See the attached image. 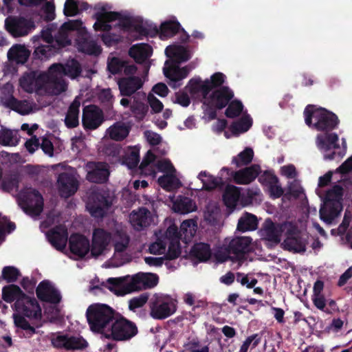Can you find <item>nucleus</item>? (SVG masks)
Segmentation results:
<instances>
[{
    "instance_id": "412c9836",
    "label": "nucleus",
    "mask_w": 352,
    "mask_h": 352,
    "mask_svg": "<svg viewBox=\"0 0 352 352\" xmlns=\"http://www.w3.org/2000/svg\"><path fill=\"white\" fill-rule=\"evenodd\" d=\"M280 227V223H275L268 217L263 223L258 234L267 242H281Z\"/></svg>"
},
{
    "instance_id": "5701e85b",
    "label": "nucleus",
    "mask_w": 352,
    "mask_h": 352,
    "mask_svg": "<svg viewBox=\"0 0 352 352\" xmlns=\"http://www.w3.org/2000/svg\"><path fill=\"white\" fill-rule=\"evenodd\" d=\"M52 343L56 348H65L67 350L82 349L87 346V342L81 338L67 336H58L52 340Z\"/></svg>"
},
{
    "instance_id": "49530a36",
    "label": "nucleus",
    "mask_w": 352,
    "mask_h": 352,
    "mask_svg": "<svg viewBox=\"0 0 352 352\" xmlns=\"http://www.w3.org/2000/svg\"><path fill=\"white\" fill-rule=\"evenodd\" d=\"M24 294L20 287L15 285L5 286L2 289V298L7 302L17 301V299L21 298Z\"/></svg>"
},
{
    "instance_id": "dca6fc26",
    "label": "nucleus",
    "mask_w": 352,
    "mask_h": 352,
    "mask_svg": "<svg viewBox=\"0 0 352 352\" xmlns=\"http://www.w3.org/2000/svg\"><path fill=\"white\" fill-rule=\"evenodd\" d=\"M81 72L79 62L74 58L68 60L65 64L54 63L50 66V73H56L58 79H63V76L75 78L80 76Z\"/></svg>"
},
{
    "instance_id": "680f3d73",
    "label": "nucleus",
    "mask_w": 352,
    "mask_h": 352,
    "mask_svg": "<svg viewBox=\"0 0 352 352\" xmlns=\"http://www.w3.org/2000/svg\"><path fill=\"white\" fill-rule=\"evenodd\" d=\"M111 234L103 228H95L91 242H111Z\"/></svg>"
},
{
    "instance_id": "7ed1b4c3",
    "label": "nucleus",
    "mask_w": 352,
    "mask_h": 352,
    "mask_svg": "<svg viewBox=\"0 0 352 352\" xmlns=\"http://www.w3.org/2000/svg\"><path fill=\"white\" fill-rule=\"evenodd\" d=\"M86 315L91 330L100 333L104 336L106 334V330L110 328L115 318L113 309L104 304L90 305Z\"/></svg>"
},
{
    "instance_id": "f257e3e1",
    "label": "nucleus",
    "mask_w": 352,
    "mask_h": 352,
    "mask_svg": "<svg viewBox=\"0 0 352 352\" xmlns=\"http://www.w3.org/2000/svg\"><path fill=\"white\" fill-rule=\"evenodd\" d=\"M52 246L70 258L78 259L84 257L89 251L91 255L98 257L105 255L111 248L114 249V257L128 261L131 253L129 250V243H52Z\"/></svg>"
},
{
    "instance_id": "cd10ccee",
    "label": "nucleus",
    "mask_w": 352,
    "mask_h": 352,
    "mask_svg": "<svg viewBox=\"0 0 352 352\" xmlns=\"http://www.w3.org/2000/svg\"><path fill=\"white\" fill-rule=\"evenodd\" d=\"M152 53L153 48L147 43L133 45L129 50V55L138 64L144 63L152 55Z\"/></svg>"
},
{
    "instance_id": "6e6552de",
    "label": "nucleus",
    "mask_w": 352,
    "mask_h": 352,
    "mask_svg": "<svg viewBox=\"0 0 352 352\" xmlns=\"http://www.w3.org/2000/svg\"><path fill=\"white\" fill-rule=\"evenodd\" d=\"M137 333L138 329L134 323L124 318H114L110 328L106 330L104 337L122 341L131 339Z\"/></svg>"
},
{
    "instance_id": "aec40b11",
    "label": "nucleus",
    "mask_w": 352,
    "mask_h": 352,
    "mask_svg": "<svg viewBox=\"0 0 352 352\" xmlns=\"http://www.w3.org/2000/svg\"><path fill=\"white\" fill-rule=\"evenodd\" d=\"M57 184L60 196L65 198L74 195L78 188V182L75 177L65 172L59 174Z\"/></svg>"
},
{
    "instance_id": "c85d7f7f",
    "label": "nucleus",
    "mask_w": 352,
    "mask_h": 352,
    "mask_svg": "<svg viewBox=\"0 0 352 352\" xmlns=\"http://www.w3.org/2000/svg\"><path fill=\"white\" fill-rule=\"evenodd\" d=\"M280 238L285 237L283 242H300L301 232L296 223L292 221H283L280 223Z\"/></svg>"
},
{
    "instance_id": "4468645a",
    "label": "nucleus",
    "mask_w": 352,
    "mask_h": 352,
    "mask_svg": "<svg viewBox=\"0 0 352 352\" xmlns=\"http://www.w3.org/2000/svg\"><path fill=\"white\" fill-rule=\"evenodd\" d=\"M85 168L87 170L86 179L91 183L104 184L110 175L109 166L102 162H87Z\"/></svg>"
},
{
    "instance_id": "4d7b16f0",
    "label": "nucleus",
    "mask_w": 352,
    "mask_h": 352,
    "mask_svg": "<svg viewBox=\"0 0 352 352\" xmlns=\"http://www.w3.org/2000/svg\"><path fill=\"white\" fill-rule=\"evenodd\" d=\"M54 49L50 45H40L34 50V58L40 60L47 59L54 54Z\"/></svg>"
},
{
    "instance_id": "5fc2aeb1",
    "label": "nucleus",
    "mask_w": 352,
    "mask_h": 352,
    "mask_svg": "<svg viewBox=\"0 0 352 352\" xmlns=\"http://www.w3.org/2000/svg\"><path fill=\"white\" fill-rule=\"evenodd\" d=\"M131 111L134 114L135 118L140 121L146 116L148 111V106L142 101L134 99L131 105Z\"/></svg>"
},
{
    "instance_id": "473e14b6",
    "label": "nucleus",
    "mask_w": 352,
    "mask_h": 352,
    "mask_svg": "<svg viewBox=\"0 0 352 352\" xmlns=\"http://www.w3.org/2000/svg\"><path fill=\"white\" fill-rule=\"evenodd\" d=\"M197 230V223L195 220L190 219L184 221L179 228L180 240H182V242H191Z\"/></svg>"
},
{
    "instance_id": "37998d69",
    "label": "nucleus",
    "mask_w": 352,
    "mask_h": 352,
    "mask_svg": "<svg viewBox=\"0 0 352 352\" xmlns=\"http://www.w3.org/2000/svg\"><path fill=\"white\" fill-rule=\"evenodd\" d=\"M130 129L123 123L117 122L108 129L109 135L111 140L122 141L125 139L129 133Z\"/></svg>"
},
{
    "instance_id": "a18cd8bd",
    "label": "nucleus",
    "mask_w": 352,
    "mask_h": 352,
    "mask_svg": "<svg viewBox=\"0 0 352 352\" xmlns=\"http://www.w3.org/2000/svg\"><path fill=\"white\" fill-rule=\"evenodd\" d=\"M190 254L199 261H206L211 256L210 245L208 243H195Z\"/></svg>"
},
{
    "instance_id": "0e129e2a",
    "label": "nucleus",
    "mask_w": 352,
    "mask_h": 352,
    "mask_svg": "<svg viewBox=\"0 0 352 352\" xmlns=\"http://www.w3.org/2000/svg\"><path fill=\"white\" fill-rule=\"evenodd\" d=\"M63 13L66 16H74L78 14V1L76 0H66Z\"/></svg>"
},
{
    "instance_id": "f3484780",
    "label": "nucleus",
    "mask_w": 352,
    "mask_h": 352,
    "mask_svg": "<svg viewBox=\"0 0 352 352\" xmlns=\"http://www.w3.org/2000/svg\"><path fill=\"white\" fill-rule=\"evenodd\" d=\"M46 237L48 242H89L82 234L72 235L68 241L67 229L63 225L56 226L50 229L46 232Z\"/></svg>"
},
{
    "instance_id": "13d9d810",
    "label": "nucleus",
    "mask_w": 352,
    "mask_h": 352,
    "mask_svg": "<svg viewBox=\"0 0 352 352\" xmlns=\"http://www.w3.org/2000/svg\"><path fill=\"white\" fill-rule=\"evenodd\" d=\"M98 100L107 110L113 108V95L110 89H104L98 94Z\"/></svg>"
},
{
    "instance_id": "9b49d317",
    "label": "nucleus",
    "mask_w": 352,
    "mask_h": 352,
    "mask_svg": "<svg viewBox=\"0 0 352 352\" xmlns=\"http://www.w3.org/2000/svg\"><path fill=\"white\" fill-rule=\"evenodd\" d=\"M15 311L24 316L38 320L41 317V309L34 298H31L26 294L17 299L14 304Z\"/></svg>"
},
{
    "instance_id": "052dcab7",
    "label": "nucleus",
    "mask_w": 352,
    "mask_h": 352,
    "mask_svg": "<svg viewBox=\"0 0 352 352\" xmlns=\"http://www.w3.org/2000/svg\"><path fill=\"white\" fill-rule=\"evenodd\" d=\"M259 182L266 187H270L272 184L278 183L279 180L277 176L270 170H265L258 177Z\"/></svg>"
},
{
    "instance_id": "58836bf2",
    "label": "nucleus",
    "mask_w": 352,
    "mask_h": 352,
    "mask_svg": "<svg viewBox=\"0 0 352 352\" xmlns=\"http://www.w3.org/2000/svg\"><path fill=\"white\" fill-rule=\"evenodd\" d=\"M234 245L230 248V249L226 248L223 252L218 251L215 254V257L219 262H224L228 259H233L231 254L233 253L236 256H240L244 252V247L242 245L243 243H232ZM248 243H244L247 245Z\"/></svg>"
},
{
    "instance_id": "603ef678",
    "label": "nucleus",
    "mask_w": 352,
    "mask_h": 352,
    "mask_svg": "<svg viewBox=\"0 0 352 352\" xmlns=\"http://www.w3.org/2000/svg\"><path fill=\"white\" fill-rule=\"evenodd\" d=\"M254 151L252 148L246 147L243 151L239 153L237 156L232 158V163L235 164L237 168L249 164L253 159Z\"/></svg>"
},
{
    "instance_id": "ea45409f",
    "label": "nucleus",
    "mask_w": 352,
    "mask_h": 352,
    "mask_svg": "<svg viewBox=\"0 0 352 352\" xmlns=\"http://www.w3.org/2000/svg\"><path fill=\"white\" fill-rule=\"evenodd\" d=\"M157 241L155 242H164V239H168L169 242H179L180 234L177 226L173 223L170 225L165 231L162 230L155 232Z\"/></svg>"
},
{
    "instance_id": "393cba45",
    "label": "nucleus",
    "mask_w": 352,
    "mask_h": 352,
    "mask_svg": "<svg viewBox=\"0 0 352 352\" xmlns=\"http://www.w3.org/2000/svg\"><path fill=\"white\" fill-rule=\"evenodd\" d=\"M260 172L261 167L258 164H253L237 170L234 173V182L237 184H249L258 176Z\"/></svg>"
},
{
    "instance_id": "423d86ee",
    "label": "nucleus",
    "mask_w": 352,
    "mask_h": 352,
    "mask_svg": "<svg viewBox=\"0 0 352 352\" xmlns=\"http://www.w3.org/2000/svg\"><path fill=\"white\" fill-rule=\"evenodd\" d=\"M150 316L157 320L165 319L177 310L176 302L167 296L155 294L149 302Z\"/></svg>"
},
{
    "instance_id": "c9c22d12",
    "label": "nucleus",
    "mask_w": 352,
    "mask_h": 352,
    "mask_svg": "<svg viewBox=\"0 0 352 352\" xmlns=\"http://www.w3.org/2000/svg\"><path fill=\"white\" fill-rule=\"evenodd\" d=\"M79 50L83 53L97 56L102 52V48L96 41L89 37L82 38L78 43Z\"/></svg>"
},
{
    "instance_id": "6e6d98bb",
    "label": "nucleus",
    "mask_w": 352,
    "mask_h": 352,
    "mask_svg": "<svg viewBox=\"0 0 352 352\" xmlns=\"http://www.w3.org/2000/svg\"><path fill=\"white\" fill-rule=\"evenodd\" d=\"M227 106L225 115L228 118H235L239 116L243 109L242 102L238 100L230 101Z\"/></svg>"
},
{
    "instance_id": "338daca9",
    "label": "nucleus",
    "mask_w": 352,
    "mask_h": 352,
    "mask_svg": "<svg viewBox=\"0 0 352 352\" xmlns=\"http://www.w3.org/2000/svg\"><path fill=\"white\" fill-rule=\"evenodd\" d=\"M2 276L8 283L15 281L19 276V271L14 267H5L2 271Z\"/></svg>"
},
{
    "instance_id": "69168bd1",
    "label": "nucleus",
    "mask_w": 352,
    "mask_h": 352,
    "mask_svg": "<svg viewBox=\"0 0 352 352\" xmlns=\"http://www.w3.org/2000/svg\"><path fill=\"white\" fill-rule=\"evenodd\" d=\"M176 181H178V179L173 173L160 176L157 179L159 185L166 190L173 188Z\"/></svg>"
},
{
    "instance_id": "f03ea898",
    "label": "nucleus",
    "mask_w": 352,
    "mask_h": 352,
    "mask_svg": "<svg viewBox=\"0 0 352 352\" xmlns=\"http://www.w3.org/2000/svg\"><path fill=\"white\" fill-rule=\"evenodd\" d=\"M307 125L319 131L329 132L336 129L340 123L338 116L333 112L314 104H308L304 110Z\"/></svg>"
},
{
    "instance_id": "3c124183",
    "label": "nucleus",
    "mask_w": 352,
    "mask_h": 352,
    "mask_svg": "<svg viewBox=\"0 0 352 352\" xmlns=\"http://www.w3.org/2000/svg\"><path fill=\"white\" fill-rule=\"evenodd\" d=\"M21 87L28 93L36 91L35 71L24 74L19 79Z\"/></svg>"
},
{
    "instance_id": "4c0bfd02",
    "label": "nucleus",
    "mask_w": 352,
    "mask_h": 352,
    "mask_svg": "<svg viewBox=\"0 0 352 352\" xmlns=\"http://www.w3.org/2000/svg\"><path fill=\"white\" fill-rule=\"evenodd\" d=\"M165 53L167 56L174 58L177 64L186 62L190 58L189 51L182 45L168 46L166 48Z\"/></svg>"
},
{
    "instance_id": "bf43d9fd",
    "label": "nucleus",
    "mask_w": 352,
    "mask_h": 352,
    "mask_svg": "<svg viewBox=\"0 0 352 352\" xmlns=\"http://www.w3.org/2000/svg\"><path fill=\"white\" fill-rule=\"evenodd\" d=\"M19 179L17 174H12L8 177H5L1 183L2 189L10 192L19 186Z\"/></svg>"
},
{
    "instance_id": "f704fd0d",
    "label": "nucleus",
    "mask_w": 352,
    "mask_h": 352,
    "mask_svg": "<svg viewBox=\"0 0 352 352\" xmlns=\"http://www.w3.org/2000/svg\"><path fill=\"white\" fill-rule=\"evenodd\" d=\"M182 29L177 21H166L163 22L157 30L162 39H167L176 35Z\"/></svg>"
},
{
    "instance_id": "8fccbe9b",
    "label": "nucleus",
    "mask_w": 352,
    "mask_h": 352,
    "mask_svg": "<svg viewBox=\"0 0 352 352\" xmlns=\"http://www.w3.org/2000/svg\"><path fill=\"white\" fill-rule=\"evenodd\" d=\"M139 162L140 149L135 146L130 147L122 157V163L129 168L133 169L137 167Z\"/></svg>"
},
{
    "instance_id": "72a5a7b5",
    "label": "nucleus",
    "mask_w": 352,
    "mask_h": 352,
    "mask_svg": "<svg viewBox=\"0 0 352 352\" xmlns=\"http://www.w3.org/2000/svg\"><path fill=\"white\" fill-rule=\"evenodd\" d=\"M173 208L175 212L187 214L195 211L197 206L192 199L184 196H179L173 202Z\"/></svg>"
},
{
    "instance_id": "39448f33",
    "label": "nucleus",
    "mask_w": 352,
    "mask_h": 352,
    "mask_svg": "<svg viewBox=\"0 0 352 352\" xmlns=\"http://www.w3.org/2000/svg\"><path fill=\"white\" fill-rule=\"evenodd\" d=\"M107 284L108 288L118 296H123L144 289L140 273L131 278L129 276L110 278L107 280Z\"/></svg>"
},
{
    "instance_id": "2f4dec72",
    "label": "nucleus",
    "mask_w": 352,
    "mask_h": 352,
    "mask_svg": "<svg viewBox=\"0 0 352 352\" xmlns=\"http://www.w3.org/2000/svg\"><path fill=\"white\" fill-rule=\"evenodd\" d=\"M241 192L239 188L233 185H228L223 193V201L226 207L234 209L240 197Z\"/></svg>"
},
{
    "instance_id": "e2e57ef3",
    "label": "nucleus",
    "mask_w": 352,
    "mask_h": 352,
    "mask_svg": "<svg viewBox=\"0 0 352 352\" xmlns=\"http://www.w3.org/2000/svg\"><path fill=\"white\" fill-rule=\"evenodd\" d=\"M224 182L221 177H215L209 175L206 180H203V188L206 190H212L217 187L221 186Z\"/></svg>"
},
{
    "instance_id": "f8f14e48",
    "label": "nucleus",
    "mask_w": 352,
    "mask_h": 352,
    "mask_svg": "<svg viewBox=\"0 0 352 352\" xmlns=\"http://www.w3.org/2000/svg\"><path fill=\"white\" fill-rule=\"evenodd\" d=\"M189 72L188 66L179 67L177 63L170 60H166L163 68L164 75L169 79V86L175 89L182 85V80L188 76Z\"/></svg>"
},
{
    "instance_id": "774afa93",
    "label": "nucleus",
    "mask_w": 352,
    "mask_h": 352,
    "mask_svg": "<svg viewBox=\"0 0 352 352\" xmlns=\"http://www.w3.org/2000/svg\"><path fill=\"white\" fill-rule=\"evenodd\" d=\"M124 60H121L118 58H113L110 63H108L107 67L110 73L112 74H118L122 72Z\"/></svg>"
},
{
    "instance_id": "a211bd4d",
    "label": "nucleus",
    "mask_w": 352,
    "mask_h": 352,
    "mask_svg": "<svg viewBox=\"0 0 352 352\" xmlns=\"http://www.w3.org/2000/svg\"><path fill=\"white\" fill-rule=\"evenodd\" d=\"M233 98V91L227 86H223L213 91L209 96V100L203 102V104H213L220 110L226 107Z\"/></svg>"
},
{
    "instance_id": "e433bc0d",
    "label": "nucleus",
    "mask_w": 352,
    "mask_h": 352,
    "mask_svg": "<svg viewBox=\"0 0 352 352\" xmlns=\"http://www.w3.org/2000/svg\"><path fill=\"white\" fill-rule=\"evenodd\" d=\"M80 105V102L75 100L69 107L65 118V124L68 129H73L78 126Z\"/></svg>"
},
{
    "instance_id": "c03bdc74",
    "label": "nucleus",
    "mask_w": 352,
    "mask_h": 352,
    "mask_svg": "<svg viewBox=\"0 0 352 352\" xmlns=\"http://www.w3.org/2000/svg\"><path fill=\"white\" fill-rule=\"evenodd\" d=\"M6 104L12 110L21 115L29 114L32 111V107L27 100H19L14 96H11L7 100Z\"/></svg>"
},
{
    "instance_id": "79ce46f5",
    "label": "nucleus",
    "mask_w": 352,
    "mask_h": 352,
    "mask_svg": "<svg viewBox=\"0 0 352 352\" xmlns=\"http://www.w3.org/2000/svg\"><path fill=\"white\" fill-rule=\"evenodd\" d=\"M258 226L257 217L252 214L245 212L238 221L237 230L241 232L254 230Z\"/></svg>"
},
{
    "instance_id": "9d476101",
    "label": "nucleus",
    "mask_w": 352,
    "mask_h": 352,
    "mask_svg": "<svg viewBox=\"0 0 352 352\" xmlns=\"http://www.w3.org/2000/svg\"><path fill=\"white\" fill-rule=\"evenodd\" d=\"M20 205L23 211L31 216L39 215L43 210V198L36 189H31L23 195Z\"/></svg>"
},
{
    "instance_id": "2eb2a0df",
    "label": "nucleus",
    "mask_w": 352,
    "mask_h": 352,
    "mask_svg": "<svg viewBox=\"0 0 352 352\" xmlns=\"http://www.w3.org/2000/svg\"><path fill=\"white\" fill-rule=\"evenodd\" d=\"M104 121L103 112L98 107L90 104L84 107L82 124L86 131H92L98 129Z\"/></svg>"
},
{
    "instance_id": "6ab92c4d",
    "label": "nucleus",
    "mask_w": 352,
    "mask_h": 352,
    "mask_svg": "<svg viewBox=\"0 0 352 352\" xmlns=\"http://www.w3.org/2000/svg\"><path fill=\"white\" fill-rule=\"evenodd\" d=\"M35 79L36 91L42 89L47 82L53 84L56 94L65 91L67 88V85L64 79H58L56 73H50V67L48 69L47 73H38L35 72Z\"/></svg>"
},
{
    "instance_id": "4be33fe9",
    "label": "nucleus",
    "mask_w": 352,
    "mask_h": 352,
    "mask_svg": "<svg viewBox=\"0 0 352 352\" xmlns=\"http://www.w3.org/2000/svg\"><path fill=\"white\" fill-rule=\"evenodd\" d=\"M149 252L153 254L164 255L166 259H174L181 254L179 243H150Z\"/></svg>"
},
{
    "instance_id": "b1692460",
    "label": "nucleus",
    "mask_w": 352,
    "mask_h": 352,
    "mask_svg": "<svg viewBox=\"0 0 352 352\" xmlns=\"http://www.w3.org/2000/svg\"><path fill=\"white\" fill-rule=\"evenodd\" d=\"M38 298L42 300L58 303L61 299L60 293L49 283L43 281L36 290Z\"/></svg>"
},
{
    "instance_id": "20e7f679",
    "label": "nucleus",
    "mask_w": 352,
    "mask_h": 352,
    "mask_svg": "<svg viewBox=\"0 0 352 352\" xmlns=\"http://www.w3.org/2000/svg\"><path fill=\"white\" fill-rule=\"evenodd\" d=\"M112 205L110 192L104 188L98 189L91 192L88 198L87 209L95 218H102Z\"/></svg>"
},
{
    "instance_id": "864d4df0",
    "label": "nucleus",
    "mask_w": 352,
    "mask_h": 352,
    "mask_svg": "<svg viewBox=\"0 0 352 352\" xmlns=\"http://www.w3.org/2000/svg\"><path fill=\"white\" fill-rule=\"evenodd\" d=\"M118 25L124 30H130L133 28L140 34H146L147 33L146 28L141 25L134 26V22L131 17L127 16H122L120 13L118 16Z\"/></svg>"
},
{
    "instance_id": "a19ab883",
    "label": "nucleus",
    "mask_w": 352,
    "mask_h": 352,
    "mask_svg": "<svg viewBox=\"0 0 352 352\" xmlns=\"http://www.w3.org/2000/svg\"><path fill=\"white\" fill-rule=\"evenodd\" d=\"M252 125V119L249 115L241 117L239 120L233 122L230 129L234 135L247 132Z\"/></svg>"
},
{
    "instance_id": "ddd939ff",
    "label": "nucleus",
    "mask_w": 352,
    "mask_h": 352,
    "mask_svg": "<svg viewBox=\"0 0 352 352\" xmlns=\"http://www.w3.org/2000/svg\"><path fill=\"white\" fill-rule=\"evenodd\" d=\"M97 10L93 17L96 19L94 28L96 32H108L111 30L110 22L116 21L120 15L117 12H107L105 6L96 5L94 8Z\"/></svg>"
},
{
    "instance_id": "0eeeda50",
    "label": "nucleus",
    "mask_w": 352,
    "mask_h": 352,
    "mask_svg": "<svg viewBox=\"0 0 352 352\" xmlns=\"http://www.w3.org/2000/svg\"><path fill=\"white\" fill-rule=\"evenodd\" d=\"M338 135L336 133H327L324 137H318V146L320 150H322L324 152V160H333L337 157L338 158H342L345 155L347 146L346 142L344 138L342 139V149L341 151L338 152L331 151L329 153V151L333 148H340V146L338 143Z\"/></svg>"
},
{
    "instance_id": "7c9ffc66",
    "label": "nucleus",
    "mask_w": 352,
    "mask_h": 352,
    "mask_svg": "<svg viewBox=\"0 0 352 352\" xmlns=\"http://www.w3.org/2000/svg\"><path fill=\"white\" fill-rule=\"evenodd\" d=\"M342 206H337L333 203L323 202L319 211L320 219L327 223H331L340 214Z\"/></svg>"
},
{
    "instance_id": "09e8293b",
    "label": "nucleus",
    "mask_w": 352,
    "mask_h": 352,
    "mask_svg": "<svg viewBox=\"0 0 352 352\" xmlns=\"http://www.w3.org/2000/svg\"><path fill=\"white\" fill-rule=\"evenodd\" d=\"M18 131H12L8 129L0 130V144L3 146H15L18 144Z\"/></svg>"
},
{
    "instance_id": "bb28decb",
    "label": "nucleus",
    "mask_w": 352,
    "mask_h": 352,
    "mask_svg": "<svg viewBox=\"0 0 352 352\" xmlns=\"http://www.w3.org/2000/svg\"><path fill=\"white\" fill-rule=\"evenodd\" d=\"M129 219L133 227L137 230H141L150 226L151 212L146 208H141L138 211H133L130 214Z\"/></svg>"
},
{
    "instance_id": "c756f323",
    "label": "nucleus",
    "mask_w": 352,
    "mask_h": 352,
    "mask_svg": "<svg viewBox=\"0 0 352 352\" xmlns=\"http://www.w3.org/2000/svg\"><path fill=\"white\" fill-rule=\"evenodd\" d=\"M30 55V52L24 45L16 44L8 52V58L16 64H24Z\"/></svg>"
},
{
    "instance_id": "de8ad7c7",
    "label": "nucleus",
    "mask_w": 352,
    "mask_h": 352,
    "mask_svg": "<svg viewBox=\"0 0 352 352\" xmlns=\"http://www.w3.org/2000/svg\"><path fill=\"white\" fill-rule=\"evenodd\" d=\"M343 196V188L340 185H335L327 191L323 202L333 203L337 206H342L341 200Z\"/></svg>"
},
{
    "instance_id": "a878e982",
    "label": "nucleus",
    "mask_w": 352,
    "mask_h": 352,
    "mask_svg": "<svg viewBox=\"0 0 352 352\" xmlns=\"http://www.w3.org/2000/svg\"><path fill=\"white\" fill-rule=\"evenodd\" d=\"M120 94L130 96L142 87V80L138 76L123 77L118 81Z\"/></svg>"
},
{
    "instance_id": "1a4fd4ad",
    "label": "nucleus",
    "mask_w": 352,
    "mask_h": 352,
    "mask_svg": "<svg viewBox=\"0 0 352 352\" xmlns=\"http://www.w3.org/2000/svg\"><path fill=\"white\" fill-rule=\"evenodd\" d=\"M6 30L14 37L28 35L35 29L34 21L23 16H10L5 21Z\"/></svg>"
}]
</instances>
